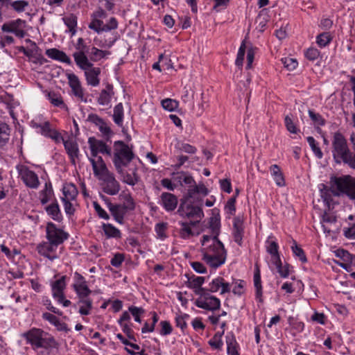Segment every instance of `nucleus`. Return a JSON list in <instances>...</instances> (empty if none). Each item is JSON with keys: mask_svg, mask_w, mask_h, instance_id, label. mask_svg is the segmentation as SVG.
Listing matches in <instances>:
<instances>
[{"mask_svg": "<svg viewBox=\"0 0 355 355\" xmlns=\"http://www.w3.org/2000/svg\"><path fill=\"white\" fill-rule=\"evenodd\" d=\"M306 140L315 155L318 159H322L323 157V153L320 147L318 146V143L316 142L315 139L313 137L310 136L306 138Z\"/></svg>", "mask_w": 355, "mask_h": 355, "instance_id": "obj_39", "label": "nucleus"}, {"mask_svg": "<svg viewBox=\"0 0 355 355\" xmlns=\"http://www.w3.org/2000/svg\"><path fill=\"white\" fill-rule=\"evenodd\" d=\"M28 5L27 1H15L11 2V6L16 11L22 12L25 10V8Z\"/></svg>", "mask_w": 355, "mask_h": 355, "instance_id": "obj_60", "label": "nucleus"}, {"mask_svg": "<svg viewBox=\"0 0 355 355\" xmlns=\"http://www.w3.org/2000/svg\"><path fill=\"white\" fill-rule=\"evenodd\" d=\"M21 336L26 339L35 351L40 349L39 355H58L60 344L55 338L42 329L31 328L24 332Z\"/></svg>", "mask_w": 355, "mask_h": 355, "instance_id": "obj_3", "label": "nucleus"}, {"mask_svg": "<svg viewBox=\"0 0 355 355\" xmlns=\"http://www.w3.org/2000/svg\"><path fill=\"white\" fill-rule=\"evenodd\" d=\"M63 143L67 154L74 163L75 158L78 157L79 153L78 144L73 140H63Z\"/></svg>", "mask_w": 355, "mask_h": 355, "instance_id": "obj_27", "label": "nucleus"}, {"mask_svg": "<svg viewBox=\"0 0 355 355\" xmlns=\"http://www.w3.org/2000/svg\"><path fill=\"white\" fill-rule=\"evenodd\" d=\"M291 249L295 256L297 257L302 263L307 261L304 250L297 245L295 241H293V245H292Z\"/></svg>", "mask_w": 355, "mask_h": 355, "instance_id": "obj_42", "label": "nucleus"}, {"mask_svg": "<svg viewBox=\"0 0 355 355\" xmlns=\"http://www.w3.org/2000/svg\"><path fill=\"white\" fill-rule=\"evenodd\" d=\"M84 71L87 84L94 87L98 86L100 83L98 76L101 73V69L98 67H93L92 65V67Z\"/></svg>", "mask_w": 355, "mask_h": 355, "instance_id": "obj_20", "label": "nucleus"}, {"mask_svg": "<svg viewBox=\"0 0 355 355\" xmlns=\"http://www.w3.org/2000/svg\"><path fill=\"white\" fill-rule=\"evenodd\" d=\"M285 125L288 132L291 133H297V129L294 124L293 119L288 115L285 116L284 119Z\"/></svg>", "mask_w": 355, "mask_h": 355, "instance_id": "obj_55", "label": "nucleus"}, {"mask_svg": "<svg viewBox=\"0 0 355 355\" xmlns=\"http://www.w3.org/2000/svg\"><path fill=\"white\" fill-rule=\"evenodd\" d=\"M331 40V37L329 33H322L318 35L316 42L320 47L327 46Z\"/></svg>", "mask_w": 355, "mask_h": 355, "instance_id": "obj_44", "label": "nucleus"}, {"mask_svg": "<svg viewBox=\"0 0 355 355\" xmlns=\"http://www.w3.org/2000/svg\"><path fill=\"white\" fill-rule=\"evenodd\" d=\"M19 178H37V175L25 165L17 166Z\"/></svg>", "mask_w": 355, "mask_h": 355, "instance_id": "obj_40", "label": "nucleus"}, {"mask_svg": "<svg viewBox=\"0 0 355 355\" xmlns=\"http://www.w3.org/2000/svg\"><path fill=\"white\" fill-rule=\"evenodd\" d=\"M235 284H236V285L234 286V288L232 289V292L235 295H241L244 292L243 288H244V286L245 285V282L243 280L239 279V280H237L235 282Z\"/></svg>", "mask_w": 355, "mask_h": 355, "instance_id": "obj_58", "label": "nucleus"}, {"mask_svg": "<svg viewBox=\"0 0 355 355\" xmlns=\"http://www.w3.org/2000/svg\"><path fill=\"white\" fill-rule=\"evenodd\" d=\"M220 211L217 208L211 209V216L207 227L211 235L204 234L201 245L203 259L207 265L217 268L223 265L226 260V250L221 241L218 239L220 232Z\"/></svg>", "mask_w": 355, "mask_h": 355, "instance_id": "obj_1", "label": "nucleus"}, {"mask_svg": "<svg viewBox=\"0 0 355 355\" xmlns=\"http://www.w3.org/2000/svg\"><path fill=\"white\" fill-rule=\"evenodd\" d=\"M88 144L91 150V157H98V153L112 157L111 147L107 146L105 141L91 137L88 139Z\"/></svg>", "mask_w": 355, "mask_h": 355, "instance_id": "obj_12", "label": "nucleus"}, {"mask_svg": "<svg viewBox=\"0 0 355 355\" xmlns=\"http://www.w3.org/2000/svg\"><path fill=\"white\" fill-rule=\"evenodd\" d=\"M46 211L51 218L57 221L62 220V214L59 208V205L57 202L52 203L46 207Z\"/></svg>", "mask_w": 355, "mask_h": 355, "instance_id": "obj_32", "label": "nucleus"}, {"mask_svg": "<svg viewBox=\"0 0 355 355\" xmlns=\"http://www.w3.org/2000/svg\"><path fill=\"white\" fill-rule=\"evenodd\" d=\"M336 254L338 257H340L341 259H343L345 261L353 262L354 255L345 250H338Z\"/></svg>", "mask_w": 355, "mask_h": 355, "instance_id": "obj_61", "label": "nucleus"}, {"mask_svg": "<svg viewBox=\"0 0 355 355\" xmlns=\"http://www.w3.org/2000/svg\"><path fill=\"white\" fill-rule=\"evenodd\" d=\"M199 223V220H191L189 225L183 224V227L181 230V236L183 239H188L191 236L198 235L200 234L199 230L196 227V224Z\"/></svg>", "mask_w": 355, "mask_h": 355, "instance_id": "obj_25", "label": "nucleus"}, {"mask_svg": "<svg viewBox=\"0 0 355 355\" xmlns=\"http://www.w3.org/2000/svg\"><path fill=\"white\" fill-rule=\"evenodd\" d=\"M89 159L92 163L94 175L101 178H107L108 170L102 157H89Z\"/></svg>", "mask_w": 355, "mask_h": 355, "instance_id": "obj_16", "label": "nucleus"}, {"mask_svg": "<svg viewBox=\"0 0 355 355\" xmlns=\"http://www.w3.org/2000/svg\"><path fill=\"white\" fill-rule=\"evenodd\" d=\"M128 310L134 316L135 320L141 322L140 315L144 313V309L141 307L131 306L129 307Z\"/></svg>", "mask_w": 355, "mask_h": 355, "instance_id": "obj_50", "label": "nucleus"}, {"mask_svg": "<svg viewBox=\"0 0 355 355\" xmlns=\"http://www.w3.org/2000/svg\"><path fill=\"white\" fill-rule=\"evenodd\" d=\"M267 252L271 255L272 262H279L280 257L278 252V245L275 241H267Z\"/></svg>", "mask_w": 355, "mask_h": 355, "instance_id": "obj_31", "label": "nucleus"}, {"mask_svg": "<svg viewBox=\"0 0 355 355\" xmlns=\"http://www.w3.org/2000/svg\"><path fill=\"white\" fill-rule=\"evenodd\" d=\"M162 105L164 109L171 112L178 107V102L171 98H166L162 101Z\"/></svg>", "mask_w": 355, "mask_h": 355, "instance_id": "obj_45", "label": "nucleus"}, {"mask_svg": "<svg viewBox=\"0 0 355 355\" xmlns=\"http://www.w3.org/2000/svg\"><path fill=\"white\" fill-rule=\"evenodd\" d=\"M243 232V220L239 217L234 218L233 223V236L234 241L239 245H242Z\"/></svg>", "mask_w": 355, "mask_h": 355, "instance_id": "obj_21", "label": "nucleus"}, {"mask_svg": "<svg viewBox=\"0 0 355 355\" xmlns=\"http://www.w3.org/2000/svg\"><path fill=\"white\" fill-rule=\"evenodd\" d=\"M120 200L122 201V203H120L123 205L125 209L128 211H130L135 209V203L134 202L133 198L128 193H121L119 196Z\"/></svg>", "mask_w": 355, "mask_h": 355, "instance_id": "obj_34", "label": "nucleus"}, {"mask_svg": "<svg viewBox=\"0 0 355 355\" xmlns=\"http://www.w3.org/2000/svg\"><path fill=\"white\" fill-rule=\"evenodd\" d=\"M254 285L256 289V299H257L260 302H263L262 286L259 270H257L254 275Z\"/></svg>", "mask_w": 355, "mask_h": 355, "instance_id": "obj_33", "label": "nucleus"}, {"mask_svg": "<svg viewBox=\"0 0 355 355\" xmlns=\"http://www.w3.org/2000/svg\"><path fill=\"white\" fill-rule=\"evenodd\" d=\"M123 261H124L123 254H121V253H117L111 259L110 263L112 266L118 268L122 264Z\"/></svg>", "mask_w": 355, "mask_h": 355, "instance_id": "obj_63", "label": "nucleus"}, {"mask_svg": "<svg viewBox=\"0 0 355 355\" xmlns=\"http://www.w3.org/2000/svg\"><path fill=\"white\" fill-rule=\"evenodd\" d=\"M282 62L284 67L288 70H293L297 67V61L291 58H285L282 59Z\"/></svg>", "mask_w": 355, "mask_h": 355, "instance_id": "obj_51", "label": "nucleus"}, {"mask_svg": "<svg viewBox=\"0 0 355 355\" xmlns=\"http://www.w3.org/2000/svg\"><path fill=\"white\" fill-rule=\"evenodd\" d=\"M93 206L96 212L97 213L98 216L100 218L105 220H108L110 218V216L107 214V213L101 207V205L98 202H94Z\"/></svg>", "mask_w": 355, "mask_h": 355, "instance_id": "obj_56", "label": "nucleus"}, {"mask_svg": "<svg viewBox=\"0 0 355 355\" xmlns=\"http://www.w3.org/2000/svg\"><path fill=\"white\" fill-rule=\"evenodd\" d=\"M236 196L230 198L225 205L226 212L230 215H234L236 211Z\"/></svg>", "mask_w": 355, "mask_h": 355, "instance_id": "obj_52", "label": "nucleus"}, {"mask_svg": "<svg viewBox=\"0 0 355 355\" xmlns=\"http://www.w3.org/2000/svg\"><path fill=\"white\" fill-rule=\"evenodd\" d=\"M273 264L276 266L277 272L282 277L286 278L289 275L288 264L286 263L284 266H282L281 259H279V262H273Z\"/></svg>", "mask_w": 355, "mask_h": 355, "instance_id": "obj_43", "label": "nucleus"}, {"mask_svg": "<svg viewBox=\"0 0 355 355\" xmlns=\"http://www.w3.org/2000/svg\"><path fill=\"white\" fill-rule=\"evenodd\" d=\"M78 191L72 183H66L62 188L63 196L61 197L62 200H76Z\"/></svg>", "mask_w": 355, "mask_h": 355, "instance_id": "obj_22", "label": "nucleus"}, {"mask_svg": "<svg viewBox=\"0 0 355 355\" xmlns=\"http://www.w3.org/2000/svg\"><path fill=\"white\" fill-rule=\"evenodd\" d=\"M153 317V323L150 325V327L148 329V322H145L144 327L141 328V332L142 333H148V332H153L155 330V324L157 322L159 318L156 312H152L151 313Z\"/></svg>", "mask_w": 355, "mask_h": 355, "instance_id": "obj_48", "label": "nucleus"}, {"mask_svg": "<svg viewBox=\"0 0 355 355\" xmlns=\"http://www.w3.org/2000/svg\"><path fill=\"white\" fill-rule=\"evenodd\" d=\"M46 54L48 57L51 59L60 61L62 62L66 63L67 64H71V59L67 56V55L57 49H49L46 51Z\"/></svg>", "mask_w": 355, "mask_h": 355, "instance_id": "obj_23", "label": "nucleus"}, {"mask_svg": "<svg viewBox=\"0 0 355 355\" xmlns=\"http://www.w3.org/2000/svg\"><path fill=\"white\" fill-rule=\"evenodd\" d=\"M321 197L329 203L332 196L345 194L350 199H355V179H331L330 187L323 184L319 186Z\"/></svg>", "mask_w": 355, "mask_h": 355, "instance_id": "obj_5", "label": "nucleus"}, {"mask_svg": "<svg viewBox=\"0 0 355 355\" xmlns=\"http://www.w3.org/2000/svg\"><path fill=\"white\" fill-rule=\"evenodd\" d=\"M103 26H105V24H103V21L98 19H94L89 24V28L99 33L101 32H105V31L103 30Z\"/></svg>", "mask_w": 355, "mask_h": 355, "instance_id": "obj_47", "label": "nucleus"}, {"mask_svg": "<svg viewBox=\"0 0 355 355\" xmlns=\"http://www.w3.org/2000/svg\"><path fill=\"white\" fill-rule=\"evenodd\" d=\"M123 107L121 103L117 104L114 108L113 119L116 124L121 127L123 125Z\"/></svg>", "mask_w": 355, "mask_h": 355, "instance_id": "obj_35", "label": "nucleus"}, {"mask_svg": "<svg viewBox=\"0 0 355 355\" xmlns=\"http://www.w3.org/2000/svg\"><path fill=\"white\" fill-rule=\"evenodd\" d=\"M309 115L313 123L318 125H323L325 123L324 119L318 114L314 112L313 110H309Z\"/></svg>", "mask_w": 355, "mask_h": 355, "instance_id": "obj_49", "label": "nucleus"}, {"mask_svg": "<svg viewBox=\"0 0 355 355\" xmlns=\"http://www.w3.org/2000/svg\"><path fill=\"white\" fill-rule=\"evenodd\" d=\"M162 205L166 210L173 211L178 205L177 198L171 193H163L161 196Z\"/></svg>", "mask_w": 355, "mask_h": 355, "instance_id": "obj_24", "label": "nucleus"}, {"mask_svg": "<svg viewBox=\"0 0 355 355\" xmlns=\"http://www.w3.org/2000/svg\"><path fill=\"white\" fill-rule=\"evenodd\" d=\"M46 239L58 246L69 238V234L57 227L53 223H48L46 227Z\"/></svg>", "mask_w": 355, "mask_h": 355, "instance_id": "obj_10", "label": "nucleus"}, {"mask_svg": "<svg viewBox=\"0 0 355 355\" xmlns=\"http://www.w3.org/2000/svg\"><path fill=\"white\" fill-rule=\"evenodd\" d=\"M245 49H246V46H245V41H243L240 46V48L239 49L236 62H235L236 65H237L238 67H241L243 65L244 55H245Z\"/></svg>", "mask_w": 355, "mask_h": 355, "instance_id": "obj_46", "label": "nucleus"}, {"mask_svg": "<svg viewBox=\"0 0 355 355\" xmlns=\"http://www.w3.org/2000/svg\"><path fill=\"white\" fill-rule=\"evenodd\" d=\"M21 336L26 339L35 351L40 349L39 355H58L60 344L55 338L42 329L31 328L24 332Z\"/></svg>", "mask_w": 355, "mask_h": 355, "instance_id": "obj_2", "label": "nucleus"}, {"mask_svg": "<svg viewBox=\"0 0 355 355\" xmlns=\"http://www.w3.org/2000/svg\"><path fill=\"white\" fill-rule=\"evenodd\" d=\"M226 344L228 355H239L238 352L239 345L232 334H229L226 336Z\"/></svg>", "mask_w": 355, "mask_h": 355, "instance_id": "obj_29", "label": "nucleus"}, {"mask_svg": "<svg viewBox=\"0 0 355 355\" xmlns=\"http://www.w3.org/2000/svg\"><path fill=\"white\" fill-rule=\"evenodd\" d=\"M107 207L111 212L114 220L120 223H123L125 215L129 211L121 204L114 205L110 202H107Z\"/></svg>", "mask_w": 355, "mask_h": 355, "instance_id": "obj_17", "label": "nucleus"}, {"mask_svg": "<svg viewBox=\"0 0 355 355\" xmlns=\"http://www.w3.org/2000/svg\"><path fill=\"white\" fill-rule=\"evenodd\" d=\"M73 279H74V283L72 285V287H76L77 286H82V285H85L87 284V282L85 279V277L80 273H78V272H76L74 273V276H73Z\"/></svg>", "mask_w": 355, "mask_h": 355, "instance_id": "obj_62", "label": "nucleus"}, {"mask_svg": "<svg viewBox=\"0 0 355 355\" xmlns=\"http://www.w3.org/2000/svg\"><path fill=\"white\" fill-rule=\"evenodd\" d=\"M186 276L187 277L188 286L192 288L196 294L200 295V277L195 275L189 277L187 275Z\"/></svg>", "mask_w": 355, "mask_h": 355, "instance_id": "obj_38", "label": "nucleus"}, {"mask_svg": "<svg viewBox=\"0 0 355 355\" xmlns=\"http://www.w3.org/2000/svg\"><path fill=\"white\" fill-rule=\"evenodd\" d=\"M25 26L26 21L21 19H17L3 24L1 26V30L3 32L12 33L19 38H23L26 35Z\"/></svg>", "mask_w": 355, "mask_h": 355, "instance_id": "obj_13", "label": "nucleus"}, {"mask_svg": "<svg viewBox=\"0 0 355 355\" xmlns=\"http://www.w3.org/2000/svg\"><path fill=\"white\" fill-rule=\"evenodd\" d=\"M102 229L107 238L119 239L121 236L120 230L112 224L103 223L102 225Z\"/></svg>", "mask_w": 355, "mask_h": 355, "instance_id": "obj_30", "label": "nucleus"}, {"mask_svg": "<svg viewBox=\"0 0 355 355\" xmlns=\"http://www.w3.org/2000/svg\"><path fill=\"white\" fill-rule=\"evenodd\" d=\"M222 284V277H217L212 280L211 283L209 284L207 287H202L205 289V292H211L215 293L217 292L220 288V284Z\"/></svg>", "mask_w": 355, "mask_h": 355, "instance_id": "obj_41", "label": "nucleus"}, {"mask_svg": "<svg viewBox=\"0 0 355 355\" xmlns=\"http://www.w3.org/2000/svg\"><path fill=\"white\" fill-rule=\"evenodd\" d=\"M331 154L335 163L347 164L355 170V153L351 150L345 136L340 132L334 133Z\"/></svg>", "mask_w": 355, "mask_h": 355, "instance_id": "obj_4", "label": "nucleus"}, {"mask_svg": "<svg viewBox=\"0 0 355 355\" xmlns=\"http://www.w3.org/2000/svg\"><path fill=\"white\" fill-rule=\"evenodd\" d=\"M161 330L160 334L162 336H166L172 332L173 328L168 321L164 320L160 322Z\"/></svg>", "mask_w": 355, "mask_h": 355, "instance_id": "obj_53", "label": "nucleus"}, {"mask_svg": "<svg viewBox=\"0 0 355 355\" xmlns=\"http://www.w3.org/2000/svg\"><path fill=\"white\" fill-rule=\"evenodd\" d=\"M76 49L78 51L73 53V57L77 66L83 70L92 67L93 64L89 61L86 55V53H89V48L85 44L83 38H78L76 44Z\"/></svg>", "mask_w": 355, "mask_h": 355, "instance_id": "obj_8", "label": "nucleus"}, {"mask_svg": "<svg viewBox=\"0 0 355 355\" xmlns=\"http://www.w3.org/2000/svg\"><path fill=\"white\" fill-rule=\"evenodd\" d=\"M66 276H62L59 279L55 281L51 284L53 297L64 307L71 304V301L65 299L64 290L66 287Z\"/></svg>", "mask_w": 355, "mask_h": 355, "instance_id": "obj_11", "label": "nucleus"}, {"mask_svg": "<svg viewBox=\"0 0 355 355\" xmlns=\"http://www.w3.org/2000/svg\"><path fill=\"white\" fill-rule=\"evenodd\" d=\"M205 278L201 277V286L204 284ZM201 286V309L215 311L220 308V302L218 298L210 295L209 293H206Z\"/></svg>", "mask_w": 355, "mask_h": 355, "instance_id": "obj_14", "label": "nucleus"}, {"mask_svg": "<svg viewBox=\"0 0 355 355\" xmlns=\"http://www.w3.org/2000/svg\"><path fill=\"white\" fill-rule=\"evenodd\" d=\"M87 121L99 128L101 125H103L104 120L98 116L96 114H90L87 117Z\"/></svg>", "mask_w": 355, "mask_h": 355, "instance_id": "obj_57", "label": "nucleus"}, {"mask_svg": "<svg viewBox=\"0 0 355 355\" xmlns=\"http://www.w3.org/2000/svg\"><path fill=\"white\" fill-rule=\"evenodd\" d=\"M344 235L347 239H355V223L349 227L345 228Z\"/></svg>", "mask_w": 355, "mask_h": 355, "instance_id": "obj_64", "label": "nucleus"}, {"mask_svg": "<svg viewBox=\"0 0 355 355\" xmlns=\"http://www.w3.org/2000/svg\"><path fill=\"white\" fill-rule=\"evenodd\" d=\"M10 128L3 122H0V149L3 148L9 142Z\"/></svg>", "mask_w": 355, "mask_h": 355, "instance_id": "obj_28", "label": "nucleus"}, {"mask_svg": "<svg viewBox=\"0 0 355 355\" xmlns=\"http://www.w3.org/2000/svg\"><path fill=\"white\" fill-rule=\"evenodd\" d=\"M114 95L113 86L110 84L106 85V88L103 89L98 98V103L101 105H107Z\"/></svg>", "mask_w": 355, "mask_h": 355, "instance_id": "obj_26", "label": "nucleus"}, {"mask_svg": "<svg viewBox=\"0 0 355 355\" xmlns=\"http://www.w3.org/2000/svg\"><path fill=\"white\" fill-rule=\"evenodd\" d=\"M110 52L106 51H103L97 49L96 47L93 46L91 49L90 52V60L94 62H96L101 58L105 57V55H109Z\"/></svg>", "mask_w": 355, "mask_h": 355, "instance_id": "obj_37", "label": "nucleus"}, {"mask_svg": "<svg viewBox=\"0 0 355 355\" xmlns=\"http://www.w3.org/2000/svg\"><path fill=\"white\" fill-rule=\"evenodd\" d=\"M167 225L164 223H159L155 225V232L158 237L164 239L166 237L165 231L166 230Z\"/></svg>", "mask_w": 355, "mask_h": 355, "instance_id": "obj_59", "label": "nucleus"}, {"mask_svg": "<svg viewBox=\"0 0 355 355\" xmlns=\"http://www.w3.org/2000/svg\"><path fill=\"white\" fill-rule=\"evenodd\" d=\"M114 146V153L113 162L116 170L120 173H122L123 168L126 167L133 159L134 154L132 149L123 141H115Z\"/></svg>", "mask_w": 355, "mask_h": 355, "instance_id": "obj_7", "label": "nucleus"}, {"mask_svg": "<svg viewBox=\"0 0 355 355\" xmlns=\"http://www.w3.org/2000/svg\"><path fill=\"white\" fill-rule=\"evenodd\" d=\"M64 24L69 28L72 35L76 32V27L77 26V17L73 14H70L62 18Z\"/></svg>", "mask_w": 355, "mask_h": 355, "instance_id": "obj_36", "label": "nucleus"}, {"mask_svg": "<svg viewBox=\"0 0 355 355\" xmlns=\"http://www.w3.org/2000/svg\"><path fill=\"white\" fill-rule=\"evenodd\" d=\"M58 245L52 242H43L37 246V251L40 255H42L49 259L53 261L59 257L55 253Z\"/></svg>", "mask_w": 355, "mask_h": 355, "instance_id": "obj_15", "label": "nucleus"}, {"mask_svg": "<svg viewBox=\"0 0 355 355\" xmlns=\"http://www.w3.org/2000/svg\"><path fill=\"white\" fill-rule=\"evenodd\" d=\"M73 288L78 297V303L84 304L87 306L86 309L84 306H80L79 309V313L83 315H88L92 308V301L91 299L88 298L92 291L89 288L87 284L82 286L79 285L73 287Z\"/></svg>", "mask_w": 355, "mask_h": 355, "instance_id": "obj_9", "label": "nucleus"}, {"mask_svg": "<svg viewBox=\"0 0 355 355\" xmlns=\"http://www.w3.org/2000/svg\"><path fill=\"white\" fill-rule=\"evenodd\" d=\"M68 80L73 94L83 101L84 93L78 76L73 73L69 74Z\"/></svg>", "mask_w": 355, "mask_h": 355, "instance_id": "obj_19", "label": "nucleus"}, {"mask_svg": "<svg viewBox=\"0 0 355 355\" xmlns=\"http://www.w3.org/2000/svg\"><path fill=\"white\" fill-rule=\"evenodd\" d=\"M305 56L308 60L314 61L320 56V52L317 49L311 47L306 50Z\"/></svg>", "mask_w": 355, "mask_h": 355, "instance_id": "obj_54", "label": "nucleus"}, {"mask_svg": "<svg viewBox=\"0 0 355 355\" xmlns=\"http://www.w3.org/2000/svg\"><path fill=\"white\" fill-rule=\"evenodd\" d=\"M102 190L108 195H115L120 190V185L116 179H101Z\"/></svg>", "mask_w": 355, "mask_h": 355, "instance_id": "obj_18", "label": "nucleus"}, {"mask_svg": "<svg viewBox=\"0 0 355 355\" xmlns=\"http://www.w3.org/2000/svg\"><path fill=\"white\" fill-rule=\"evenodd\" d=\"M183 182L189 184V189L184 201L182 202L178 209L181 216L188 218L198 216L200 214V190L196 184L194 179H183Z\"/></svg>", "mask_w": 355, "mask_h": 355, "instance_id": "obj_6", "label": "nucleus"}]
</instances>
